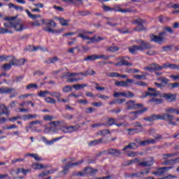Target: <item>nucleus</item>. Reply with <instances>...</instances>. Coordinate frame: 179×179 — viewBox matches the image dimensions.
<instances>
[{
  "mask_svg": "<svg viewBox=\"0 0 179 179\" xmlns=\"http://www.w3.org/2000/svg\"><path fill=\"white\" fill-rule=\"evenodd\" d=\"M4 20H7L8 22H5L3 24L4 27L6 29H13V22L15 20V17H6L4 18Z\"/></svg>",
  "mask_w": 179,
  "mask_h": 179,
  "instance_id": "f3484780",
  "label": "nucleus"
},
{
  "mask_svg": "<svg viewBox=\"0 0 179 179\" xmlns=\"http://www.w3.org/2000/svg\"><path fill=\"white\" fill-rule=\"evenodd\" d=\"M24 157H32L34 159L36 162H40L41 161V157L38 156L37 154H31V153H28L24 155Z\"/></svg>",
  "mask_w": 179,
  "mask_h": 179,
  "instance_id": "7c9ffc66",
  "label": "nucleus"
},
{
  "mask_svg": "<svg viewBox=\"0 0 179 179\" xmlns=\"http://www.w3.org/2000/svg\"><path fill=\"white\" fill-rule=\"evenodd\" d=\"M143 120L147 122H153L154 121L161 120L162 121H167L169 125H173V127L177 125V123L173 121L174 115L167 113H162V115L152 114L149 117L143 118Z\"/></svg>",
  "mask_w": 179,
  "mask_h": 179,
  "instance_id": "f257e3e1",
  "label": "nucleus"
},
{
  "mask_svg": "<svg viewBox=\"0 0 179 179\" xmlns=\"http://www.w3.org/2000/svg\"><path fill=\"white\" fill-rule=\"evenodd\" d=\"M126 110H138V108H141L143 107V104L142 103H136V102L134 100H129L125 103Z\"/></svg>",
  "mask_w": 179,
  "mask_h": 179,
  "instance_id": "6e6552de",
  "label": "nucleus"
},
{
  "mask_svg": "<svg viewBox=\"0 0 179 179\" xmlns=\"http://www.w3.org/2000/svg\"><path fill=\"white\" fill-rule=\"evenodd\" d=\"M96 59H99L97 55H88L85 58L83 59V61H96Z\"/></svg>",
  "mask_w": 179,
  "mask_h": 179,
  "instance_id": "e433bc0d",
  "label": "nucleus"
},
{
  "mask_svg": "<svg viewBox=\"0 0 179 179\" xmlns=\"http://www.w3.org/2000/svg\"><path fill=\"white\" fill-rule=\"evenodd\" d=\"M176 163H179V157L174 159H167L162 163L164 166H173Z\"/></svg>",
  "mask_w": 179,
  "mask_h": 179,
  "instance_id": "5701e85b",
  "label": "nucleus"
},
{
  "mask_svg": "<svg viewBox=\"0 0 179 179\" xmlns=\"http://www.w3.org/2000/svg\"><path fill=\"white\" fill-rule=\"evenodd\" d=\"M107 51L109 52H117V51H120V48L117 46H110L108 48Z\"/></svg>",
  "mask_w": 179,
  "mask_h": 179,
  "instance_id": "3c124183",
  "label": "nucleus"
},
{
  "mask_svg": "<svg viewBox=\"0 0 179 179\" xmlns=\"http://www.w3.org/2000/svg\"><path fill=\"white\" fill-rule=\"evenodd\" d=\"M127 59H131L129 57H120L118 58L117 63L115 64V66L121 68V66H132V63L128 62Z\"/></svg>",
  "mask_w": 179,
  "mask_h": 179,
  "instance_id": "423d86ee",
  "label": "nucleus"
},
{
  "mask_svg": "<svg viewBox=\"0 0 179 179\" xmlns=\"http://www.w3.org/2000/svg\"><path fill=\"white\" fill-rule=\"evenodd\" d=\"M26 89L27 90H30L31 89L37 90V89H38V85L37 84L30 83L27 86Z\"/></svg>",
  "mask_w": 179,
  "mask_h": 179,
  "instance_id": "8fccbe9b",
  "label": "nucleus"
},
{
  "mask_svg": "<svg viewBox=\"0 0 179 179\" xmlns=\"http://www.w3.org/2000/svg\"><path fill=\"white\" fill-rule=\"evenodd\" d=\"M174 166H164L157 168V171H152L151 174L153 176H163L166 171H169V170H171Z\"/></svg>",
  "mask_w": 179,
  "mask_h": 179,
  "instance_id": "1a4fd4ad",
  "label": "nucleus"
},
{
  "mask_svg": "<svg viewBox=\"0 0 179 179\" xmlns=\"http://www.w3.org/2000/svg\"><path fill=\"white\" fill-rule=\"evenodd\" d=\"M45 101L46 103H48V104H55V103H56L55 99H54L53 98H51L50 96L46 97L45 99Z\"/></svg>",
  "mask_w": 179,
  "mask_h": 179,
  "instance_id": "6e6d98bb",
  "label": "nucleus"
},
{
  "mask_svg": "<svg viewBox=\"0 0 179 179\" xmlns=\"http://www.w3.org/2000/svg\"><path fill=\"white\" fill-rule=\"evenodd\" d=\"M58 61H59V59L58 58V57H54L45 60L44 64H55V62H58Z\"/></svg>",
  "mask_w": 179,
  "mask_h": 179,
  "instance_id": "c756f323",
  "label": "nucleus"
},
{
  "mask_svg": "<svg viewBox=\"0 0 179 179\" xmlns=\"http://www.w3.org/2000/svg\"><path fill=\"white\" fill-rule=\"evenodd\" d=\"M73 85L72 86H69V85H66L63 88V92L64 93H69V92H72V88H73Z\"/></svg>",
  "mask_w": 179,
  "mask_h": 179,
  "instance_id": "680f3d73",
  "label": "nucleus"
},
{
  "mask_svg": "<svg viewBox=\"0 0 179 179\" xmlns=\"http://www.w3.org/2000/svg\"><path fill=\"white\" fill-rule=\"evenodd\" d=\"M127 131H128L129 135H134V134H139V132H142V130L136 128L127 129Z\"/></svg>",
  "mask_w": 179,
  "mask_h": 179,
  "instance_id": "4c0bfd02",
  "label": "nucleus"
},
{
  "mask_svg": "<svg viewBox=\"0 0 179 179\" xmlns=\"http://www.w3.org/2000/svg\"><path fill=\"white\" fill-rule=\"evenodd\" d=\"M157 80H158L159 82H162V83H164L165 85H167V83H169V82H170V80L165 77H159L157 79Z\"/></svg>",
  "mask_w": 179,
  "mask_h": 179,
  "instance_id": "5fc2aeb1",
  "label": "nucleus"
},
{
  "mask_svg": "<svg viewBox=\"0 0 179 179\" xmlns=\"http://www.w3.org/2000/svg\"><path fill=\"white\" fill-rule=\"evenodd\" d=\"M102 8L104 12H111L113 10L114 12H120L121 13H131L134 12V9H132V8L122 9L120 7H116L115 8H111L108 6H106L104 4L103 5Z\"/></svg>",
  "mask_w": 179,
  "mask_h": 179,
  "instance_id": "20e7f679",
  "label": "nucleus"
},
{
  "mask_svg": "<svg viewBox=\"0 0 179 179\" xmlns=\"http://www.w3.org/2000/svg\"><path fill=\"white\" fill-rule=\"evenodd\" d=\"M6 33H8L9 34H12V33L13 32L10 30H8V29L0 28V34H6Z\"/></svg>",
  "mask_w": 179,
  "mask_h": 179,
  "instance_id": "052dcab7",
  "label": "nucleus"
},
{
  "mask_svg": "<svg viewBox=\"0 0 179 179\" xmlns=\"http://www.w3.org/2000/svg\"><path fill=\"white\" fill-rule=\"evenodd\" d=\"M154 162L153 159L151 161H145L143 162L138 163V166H141V167H150L153 166Z\"/></svg>",
  "mask_w": 179,
  "mask_h": 179,
  "instance_id": "bb28decb",
  "label": "nucleus"
},
{
  "mask_svg": "<svg viewBox=\"0 0 179 179\" xmlns=\"http://www.w3.org/2000/svg\"><path fill=\"white\" fill-rule=\"evenodd\" d=\"M106 76L108 78H120V73L117 72L108 73Z\"/></svg>",
  "mask_w": 179,
  "mask_h": 179,
  "instance_id": "4d7b16f0",
  "label": "nucleus"
},
{
  "mask_svg": "<svg viewBox=\"0 0 179 179\" xmlns=\"http://www.w3.org/2000/svg\"><path fill=\"white\" fill-rule=\"evenodd\" d=\"M165 111L169 114H177V115H179V109L177 108H168Z\"/></svg>",
  "mask_w": 179,
  "mask_h": 179,
  "instance_id": "cd10ccee",
  "label": "nucleus"
},
{
  "mask_svg": "<svg viewBox=\"0 0 179 179\" xmlns=\"http://www.w3.org/2000/svg\"><path fill=\"white\" fill-rule=\"evenodd\" d=\"M69 169H71V164L68 162L64 166H63V171L62 173L64 175L68 174V171H69Z\"/></svg>",
  "mask_w": 179,
  "mask_h": 179,
  "instance_id": "de8ad7c7",
  "label": "nucleus"
},
{
  "mask_svg": "<svg viewBox=\"0 0 179 179\" xmlns=\"http://www.w3.org/2000/svg\"><path fill=\"white\" fill-rule=\"evenodd\" d=\"M50 96H51L52 97H56V99H57V101H61V96H62V94H60V92H50Z\"/></svg>",
  "mask_w": 179,
  "mask_h": 179,
  "instance_id": "c9c22d12",
  "label": "nucleus"
},
{
  "mask_svg": "<svg viewBox=\"0 0 179 179\" xmlns=\"http://www.w3.org/2000/svg\"><path fill=\"white\" fill-rule=\"evenodd\" d=\"M73 87L76 90H80V89H83V87H87V84H76L73 85Z\"/></svg>",
  "mask_w": 179,
  "mask_h": 179,
  "instance_id": "49530a36",
  "label": "nucleus"
},
{
  "mask_svg": "<svg viewBox=\"0 0 179 179\" xmlns=\"http://www.w3.org/2000/svg\"><path fill=\"white\" fill-rule=\"evenodd\" d=\"M163 99H166L168 103H173L177 100V94L171 93H164L162 94Z\"/></svg>",
  "mask_w": 179,
  "mask_h": 179,
  "instance_id": "4468645a",
  "label": "nucleus"
},
{
  "mask_svg": "<svg viewBox=\"0 0 179 179\" xmlns=\"http://www.w3.org/2000/svg\"><path fill=\"white\" fill-rule=\"evenodd\" d=\"M138 148H139V145L136 144V143H130L129 145L123 148L122 150L123 152H125L127 149H131V150H135L136 149H138Z\"/></svg>",
  "mask_w": 179,
  "mask_h": 179,
  "instance_id": "4be33fe9",
  "label": "nucleus"
},
{
  "mask_svg": "<svg viewBox=\"0 0 179 179\" xmlns=\"http://www.w3.org/2000/svg\"><path fill=\"white\" fill-rule=\"evenodd\" d=\"M65 3H70L71 5H74V6H78V3H83V0H63Z\"/></svg>",
  "mask_w": 179,
  "mask_h": 179,
  "instance_id": "a878e982",
  "label": "nucleus"
},
{
  "mask_svg": "<svg viewBox=\"0 0 179 179\" xmlns=\"http://www.w3.org/2000/svg\"><path fill=\"white\" fill-rule=\"evenodd\" d=\"M8 61H12V65H13V66H22V65H23L24 64H25L26 62V59H17L16 57H15L14 56H11L9 57Z\"/></svg>",
  "mask_w": 179,
  "mask_h": 179,
  "instance_id": "ddd939ff",
  "label": "nucleus"
},
{
  "mask_svg": "<svg viewBox=\"0 0 179 179\" xmlns=\"http://www.w3.org/2000/svg\"><path fill=\"white\" fill-rule=\"evenodd\" d=\"M153 67L147 66L145 67V71H149V72H153V71H162V69H164V68H167V64H164L162 66H159L157 64H153Z\"/></svg>",
  "mask_w": 179,
  "mask_h": 179,
  "instance_id": "f8f14e48",
  "label": "nucleus"
},
{
  "mask_svg": "<svg viewBox=\"0 0 179 179\" xmlns=\"http://www.w3.org/2000/svg\"><path fill=\"white\" fill-rule=\"evenodd\" d=\"M47 94H50V91H40L38 93V96L39 97H47Z\"/></svg>",
  "mask_w": 179,
  "mask_h": 179,
  "instance_id": "603ef678",
  "label": "nucleus"
},
{
  "mask_svg": "<svg viewBox=\"0 0 179 179\" xmlns=\"http://www.w3.org/2000/svg\"><path fill=\"white\" fill-rule=\"evenodd\" d=\"M166 34V32L162 31L159 34V36L152 34L150 36V40L152 43H156L157 44L162 45L163 44L164 41H166V38L162 36H164Z\"/></svg>",
  "mask_w": 179,
  "mask_h": 179,
  "instance_id": "39448f33",
  "label": "nucleus"
},
{
  "mask_svg": "<svg viewBox=\"0 0 179 179\" xmlns=\"http://www.w3.org/2000/svg\"><path fill=\"white\" fill-rule=\"evenodd\" d=\"M90 13H91L90 11H87V10H83V11L78 12V16H87L90 15Z\"/></svg>",
  "mask_w": 179,
  "mask_h": 179,
  "instance_id": "13d9d810",
  "label": "nucleus"
},
{
  "mask_svg": "<svg viewBox=\"0 0 179 179\" xmlns=\"http://www.w3.org/2000/svg\"><path fill=\"white\" fill-rule=\"evenodd\" d=\"M25 12L27 15L30 17V19H32L33 20H36V19H38V17H41V15H40L31 14V13L29 10H25Z\"/></svg>",
  "mask_w": 179,
  "mask_h": 179,
  "instance_id": "f704fd0d",
  "label": "nucleus"
},
{
  "mask_svg": "<svg viewBox=\"0 0 179 179\" xmlns=\"http://www.w3.org/2000/svg\"><path fill=\"white\" fill-rule=\"evenodd\" d=\"M106 155H111L112 156H115V157H119L121 156V150L114 148L108 149L107 151H101L96 155V157H100L103 153H106Z\"/></svg>",
  "mask_w": 179,
  "mask_h": 179,
  "instance_id": "0eeeda50",
  "label": "nucleus"
},
{
  "mask_svg": "<svg viewBox=\"0 0 179 179\" xmlns=\"http://www.w3.org/2000/svg\"><path fill=\"white\" fill-rule=\"evenodd\" d=\"M64 136H62L57 138H55L52 140L48 141L47 140V138H45V136H42L41 139L43 141V142H44V143H45V145H54L55 142H58V141H61V139H64Z\"/></svg>",
  "mask_w": 179,
  "mask_h": 179,
  "instance_id": "2eb2a0df",
  "label": "nucleus"
},
{
  "mask_svg": "<svg viewBox=\"0 0 179 179\" xmlns=\"http://www.w3.org/2000/svg\"><path fill=\"white\" fill-rule=\"evenodd\" d=\"M122 96L126 97V99H132L133 97H135V94L131 91H129L127 92H123Z\"/></svg>",
  "mask_w": 179,
  "mask_h": 179,
  "instance_id": "79ce46f5",
  "label": "nucleus"
},
{
  "mask_svg": "<svg viewBox=\"0 0 179 179\" xmlns=\"http://www.w3.org/2000/svg\"><path fill=\"white\" fill-rule=\"evenodd\" d=\"M43 31H47L48 33H52V34H59L64 31V29H53L50 27H43Z\"/></svg>",
  "mask_w": 179,
  "mask_h": 179,
  "instance_id": "6ab92c4d",
  "label": "nucleus"
},
{
  "mask_svg": "<svg viewBox=\"0 0 179 179\" xmlns=\"http://www.w3.org/2000/svg\"><path fill=\"white\" fill-rule=\"evenodd\" d=\"M146 111H148L147 108H144L141 110H138L136 111H133L131 112L129 114H133L134 115V118L132 120H136V118H138V117H139V115L143 114L144 113H146Z\"/></svg>",
  "mask_w": 179,
  "mask_h": 179,
  "instance_id": "aec40b11",
  "label": "nucleus"
},
{
  "mask_svg": "<svg viewBox=\"0 0 179 179\" xmlns=\"http://www.w3.org/2000/svg\"><path fill=\"white\" fill-rule=\"evenodd\" d=\"M157 143V141H156V139L150 138V139L143 141V145H144V146H148V145H155V143Z\"/></svg>",
  "mask_w": 179,
  "mask_h": 179,
  "instance_id": "473e14b6",
  "label": "nucleus"
},
{
  "mask_svg": "<svg viewBox=\"0 0 179 179\" xmlns=\"http://www.w3.org/2000/svg\"><path fill=\"white\" fill-rule=\"evenodd\" d=\"M9 63H6V64H4L3 66H2V69H3V71H10V69H12V66H13V64H12V61H8Z\"/></svg>",
  "mask_w": 179,
  "mask_h": 179,
  "instance_id": "58836bf2",
  "label": "nucleus"
},
{
  "mask_svg": "<svg viewBox=\"0 0 179 179\" xmlns=\"http://www.w3.org/2000/svg\"><path fill=\"white\" fill-rule=\"evenodd\" d=\"M162 51L163 52H177V51H179V47L178 46H175L174 45H166L164 46L162 48Z\"/></svg>",
  "mask_w": 179,
  "mask_h": 179,
  "instance_id": "dca6fc26",
  "label": "nucleus"
},
{
  "mask_svg": "<svg viewBox=\"0 0 179 179\" xmlns=\"http://www.w3.org/2000/svg\"><path fill=\"white\" fill-rule=\"evenodd\" d=\"M134 82H135V80L127 78L125 81H117L115 85L118 87H129L130 84L134 83Z\"/></svg>",
  "mask_w": 179,
  "mask_h": 179,
  "instance_id": "9b49d317",
  "label": "nucleus"
},
{
  "mask_svg": "<svg viewBox=\"0 0 179 179\" xmlns=\"http://www.w3.org/2000/svg\"><path fill=\"white\" fill-rule=\"evenodd\" d=\"M79 75H82V76H93V75H96V71L92 69H87L85 72H80V73H66L64 76H68L66 82L68 83H73V82H78V80H82V78H71V76H79Z\"/></svg>",
  "mask_w": 179,
  "mask_h": 179,
  "instance_id": "7ed1b4c3",
  "label": "nucleus"
},
{
  "mask_svg": "<svg viewBox=\"0 0 179 179\" xmlns=\"http://www.w3.org/2000/svg\"><path fill=\"white\" fill-rule=\"evenodd\" d=\"M0 111H1V113H4L3 114L5 115H9L10 114L9 108L6 107L5 104L0 105Z\"/></svg>",
  "mask_w": 179,
  "mask_h": 179,
  "instance_id": "2f4dec72",
  "label": "nucleus"
},
{
  "mask_svg": "<svg viewBox=\"0 0 179 179\" xmlns=\"http://www.w3.org/2000/svg\"><path fill=\"white\" fill-rule=\"evenodd\" d=\"M34 170H41L43 169H47V166H44L41 164H32Z\"/></svg>",
  "mask_w": 179,
  "mask_h": 179,
  "instance_id": "a19ab883",
  "label": "nucleus"
},
{
  "mask_svg": "<svg viewBox=\"0 0 179 179\" xmlns=\"http://www.w3.org/2000/svg\"><path fill=\"white\" fill-rule=\"evenodd\" d=\"M20 173L24 174V176H27V174H29V173H31V169H24L23 168H21V169H20Z\"/></svg>",
  "mask_w": 179,
  "mask_h": 179,
  "instance_id": "0e129e2a",
  "label": "nucleus"
},
{
  "mask_svg": "<svg viewBox=\"0 0 179 179\" xmlns=\"http://www.w3.org/2000/svg\"><path fill=\"white\" fill-rule=\"evenodd\" d=\"M104 127H113L115 125V119L114 117H108L107 119V123H103Z\"/></svg>",
  "mask_w": 179,
  "mask_h": 179,
  "instance_id": "c85d7f7f",
  "label": "nucleus"
},
{
  "mask_svg": "<svg viewBox=\"0 0 179 179\" xmlns=\"http://www.w3.org/2000/svg\"><path fill=\"white\" fill-rule=\"evenodd\" d=\"M57 20L59 21L60 24L62 26H64V27L69 26V22H71V20H64L63 17H58Z\"/></svg>",
  "mask_w": 179,
  "mask_h": 179,
  "instance_id": "72a5a7b5",
  "label": "nucleus"
},
{
  "mask_svg": "<svg viewBox=\"0 0 179 179\" xmlns=\"http://www.w3.org/2000/svg\"><path fill=\"white\" fill-rule=\"evenodd\" d=\"M136 43L140 44V45H134L128 48L129 52H130L131 55H136L138 51H144V50H150V48H152V45H150L148 42L143 40H137Z\"/></svg>",
  "mask_w": 179,
  "mask_h": 179,
  "instance_id": "f03ea898",
  "label": "nucleus"
},
{
  "mask_svg": "<svg viewBox=\"0 0 179 179\" xmlns=\"http://www.w3.org/2000/svg\"><path fill=\"white\" fill-rule=\"evenodd\" d=\"M60 129L64 134H71V132H73V131L72 130L71 126H70V127H62L60 128Z\"/></svg>",
  "mask_w": 179,
  "mask_h": 179,
  "instance_id": "ea45409f",
  "label": "nucleus"
},
{
  "mask_svg": "<svg viewBox=\"0 0 179 179\" xmlns=\"http://www.w3.org/2000/svg\"><path fill=\"white\" fill-rule=\"evenodd\" d=\"M134 85L140 87H146L148 86V84L143 81H138L136 83H133Z\"/></svg>",
  "mask_w": 179,
  "mask_h": 179,
  "instance_id": "338daca9",
  "label": "nucleus"
},
{
  "mask_svg": "<svg viewBox=\"0 0 179 179\" xmlns=\"http://www.w3.org/2000/svg\"><path fill=\"white\" fill-rule=\"evenodd\" d=\"M84 171L85 172L86 176H94V174H96L99 170L92 167H87L84 169Z\"/></svg>",
  "mask_w": 179,
  "mask_h": 179,
  "instance_id": "412c9836",
  "label": "nucleus"
},
{
  "mask_svg": "<svg viewBox=\"0 0 179 179\" xmlns=\"http://www.w3.org/2000/svg\"><path fill=\"white\" fill-rule=\"evenodd\" d=\"M100 143H103V138H99L90 141V146H96V145H100Z\"/></svg>",
  "mask_w": 179,
  "mask_h": 179,
  "instance_id": "c03bdc74",
  "label": "nucleus"
},
{
  "mask_svg": "<svg viewBox=\"0 0 179 179\" xmlns=\"http://www.w3.org/2000/svg\"><path fill=\"white\" fill-rule=\"evenodd\" d=\"M139 161H140L139 158H135L131 160H128L126 162L125 166H131V164H134L135 163H139Z\"/></svg>",
  "mask_w": 179,
  "mask_h": 179,
  "instance_id": "09e8293b",
  "label": "nucleus"
},
{
  "mask_svg": "<svg viewBox=\"0 0 179 179\" xmlns=\"http://www.w3.org/2000/svg\"><path fill=\"white\" fill-rule=\"evenodd\" d=\"M1 83H0V85ZM12 92H15V88L8 87H0V94H10Z\"/></svg>",
  "mask_w": 179,
  "mask_h": 179,
  "instance_id": "a211bd4d",
  "label": "nucleus"
},
{
  "mask_svg": "<svg viewBox=\"0 0 179 179\" xmlns=\"http://www.w3.org/2000/svg\"><path fill=\"white\" fill-rule=\"evenodd\" d=\"M69 163L70 164V166L72 169V167H77V166H80V164H82L83 163H85V160L81 159V160L78 161L76 162H69Z\"/></svg>",
  "mask_w": 179,
  "mask_h": 179,
  "instance_id": "a18cd8bd",
  "label": "nucleus"
},
{
  "mask_svg": "<svg viewBox=\"0 0 179 179\" xmlns=\"http://www.w3.org/2000/svg\"><path fill=\"white\" fill-rule=\"evenodd\" d=\"M176 156V153H171V154H163L162 157L164 160H167L169 157H174Z\"/></svg>",
  "mask_w": 179,
  "mask_h": 179,
  "instance_id": "e2e57ef3",
  "label": "nucleus"
},
{
  "mask_svg": "<svg viewBox=\"0 0 179 179\" xmlns=\"http://www.w3.org/2000/svg\"><path fill=\"white\" fill-rule=\"evenodd\" d=\"M78 37H80V38H83V40H92V41H93V40H94V38L96 36L90 38V37L87 36L83 35V34H78Z\"/></svg>",
  "mask_w": 179,
  "mask_h": 179,
  "instance_id": "864d4df0",
  "label": "nucleus"
},
{
  "mask_svg": "<svg viewBox=\"0 0 179 179\" xmlns=\"http://www.w3.org/2000/svg\"><path fill=\"white\" fill-rule=\"evenodd\" d=\"M145 20H142V19H136L134 22V23H136V24H137V26H143V24L145 23Z\"/></svg>",
  "mask_w": 179,
  "mask_h": 179,
  "instance_id": "bf43d9fd",
  "label": "nucleus"
},
{
  "mask_svg": "<svg viewBox=\"0 0 179 179\" xmlns=\"http://www.w3.org/2000/svg\"><path fill=\"white\" fill-rule=\"evenodd\" d=\"M36 117H38L37 115L27 114L20 116V120H22V121H29V120H31V118H36Z\"/></svg>",
  "mask_w": 179,
  "mask_h": 179,
  "instance_id": "393cba45",
  "label": "nucleus"
},
{
  "mask_svg": "<svg viewBox=\"0 0 179 179\" xmlns=\"http://www.w3.org/2000/svg\"><path fill=\"white\" fill-rule=\"evenodd\" d=\"M109 134H110V129H106L98 131L97 135H99L100 136H106V135H109Z\"/></svg>",
  "mask_w": 179,
  "mask_h": 179,
  "instance_id": "37998d69",
  "label": "nucleus"
},
{
  "mask_svg": "<svg viewBox=\"0 0 179 179\" xmlns=\"http://www.w3.org/2000/svg\"><path fill=\"white\" fill-rule=\"evenodd\" d=\"M13 29H14L15 31H23V30H26V27L22 24V21H20V20H15V17Z\"/></svg>",
  "mask_w": 179,
  "mask_h": 179,
  "instance_id": "9d476101",
  "label": "nucleus"
},
{
  "mask_svg": "<svg viewBox=\"0 0 179 179\" xmlns=\"http://www.w3.org/2000/svg\"><path fill=\"white\" fill-rule=\"evenodd\" d=\"M42 24H45L46 26H52L53 27H57V23L52 20H41Z\"/></svg>",
  "mask_w": 179,
  "mask_h": 179,
  "instance_id": "b1692460",
  "label": "nucleus"
},
{
  "mask_svg": "<svg viewBox=\"0 0 179 179\" xmlns=\"http://www.w3.org/2000/svg\"><path fill=\"white\" fill-rule=\"evenodd\" d=\"M49 175H50V172H48V170H46L39 173L38 177L44 178V177H47V176H49Z\"/></svg>",
  "mask_w": 179,
  "mask_h": 179,
  "instance_id": "774afa93",
  "label": "nucleus"
},
{
  "mask_svg": "<svg viewBox=\"0 0 179 179\" xmlns=\"http://www.w3.org/2000/svg\"><path fill=\"white\" fill-rule=\"evenodd\" d=\"M10 174L11 175V176H14V174H16L17 176L18 175V174H20V169H11L10 171Z\"/></svg>",
  "mask_w": 179,
  "mask_h": 179,
  "instance_id": "69168bd1",
  "label": "nucleus"
}]
</instances>
